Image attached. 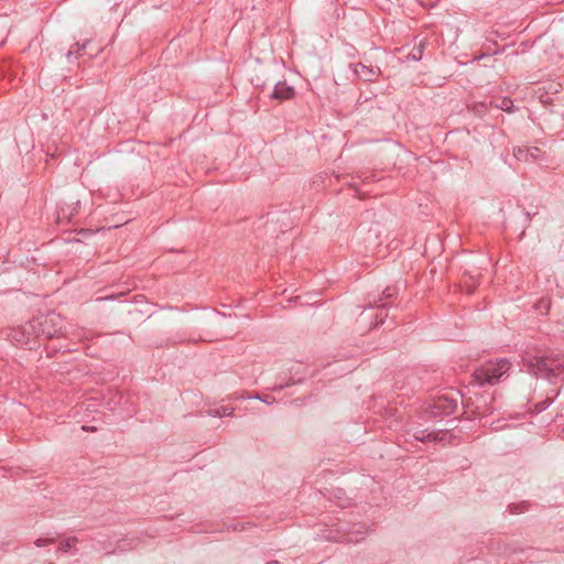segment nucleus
<instances>
[{
	"instance_id": "f257e3e1",
	"label": "nucleus",
	"mask_w": 564,
	"mask_h": 564,
	"mask_svg": "<svg viewBox=\"0 0 564 564\" xmlns=\"http://www.w3.org/2000/svg\"><path fill=\"white\" fill-rule=\"evenodd\" d=\"M521 358L530 373L545 378L550 382H555L563 370V365L554 359L547 349L532 343L523 346Z\"/></svg>"
},
{
	"instance_id": "f03ea898",
	"label": "nucleus",
	"mask_w": 564,
	"mask_h": 564,
	"mask_svg": "<svg viewBox=\"0 0 564 564\" xmlns=\"http://www.w3.org/2000/svg\"><path fill=\"white\" fill-rule=\"evenodd\" d=\"M510 362L508 359L487 361L474 371L471 383L478 387L494 386L508 372Z\"/></svg>"
},
{
	"instance_id": "7ed1b4c3",
	"label": "nucleus",
	"mask_w": 564,
	"mask_h": 564,
	"mask_svg": "<svg viewBox=\"0 0 564 564\" xmlns=\"http://www.w3.org/2000/svg\"><path fill=\"white\" fill-rule=\"evenodd\" d=\"M32 328L37 329L39 335L46 338L66 335L65 323L62 316L51 312L33 321Z\"/></svg>"
},
{
	"instance_id": "20e7f679",
	"label": "nucleus",
	"mask_w": 564,
	"mask_h": 564,
	"mask_svg": "<svg viewBox=\"0 0 564 564\" xmlns=\"http://www.w3.org/2000/svg\"><path fill=\"white\" fill-rule=\"evenodd\" d=\"M513 155L518 161L538 163L543 156V152L538 147H517L513 149Z\"/></svg>"
},
{
	"instance_id": "39448f33",
	"label": "nucleus",
	"mask_w": 564,
	"mask_h": 564,
	"mask_svg": "<svg viewBox=\"0 0 564 564\" xmlns=\"http://www.w3.org/2000/svg\"><path fill=\"white\" fill-rule=\"evenodd\" d=\"M355 75L365 82H376L381 70L377 66H367L362 63H356L352 65Z\"/></svg>"
},
{
	"instance_id": "423d86ee",
	"label": "nucleus",
	"mask_w": 564,
	"mask_h": 564,
	"mask_svg": "<svg viewBox=\"0 0 564 564\" xmlns=\"http://www.w3.org/2000/svg\"><path fill=\"white\" fill-rule=\"evenodd\" d=\"M457 406L456 400L448 395H441L433 404L434 414L448 415L452 414Z\"/></svg>"
},
{
	"instance_id": "0eeeda50",
	"label": "nucleus",
	"mask_w": 564,
	"mask_h": 564,
	"mask_svg": "<svg viewBox=\"0 0 564 564\" xmlns=\"http://www.w3.org/2000/svg\"><path fill=\"white\" fill-rule=\"evenodd\" d=\"M294 95V88L292 86H289L285 82H279L275 84L272 98L279 99V100H286L292 98Z\"/></svg>"
},
{
	"instance_id": "6e6552de",
	"label": "nucleus",
	"mask_w": 564,
	"mask_h": 564,
	"mask_svg": "<svg viewBox=\"0 0 564 564\" xmlns=\"http://www.w3.org/2000/svg\"><path fill=\"white\" fill-rule=\"evenodd\" d=\"M365 536H366V531L362 529H358L354 532H348L340 538L327 536V539H332L334 541L345 542V543H359L360 541H362L365 539Z\"/></svg>"
},
{
	"instance_id": "1a4fd4ad",
	"label": "nucleus",
	"mask_w": 564,
	"mask_h": 564,
	"mask_svg": "<svg viewBox=\"0 0 564 564\" xmlns=\"http://www.w3.org/2000/svg\"><path fill=\"white\" fill-rule=\"evenodd\" d=\"M413 438L420 442H438L443 440L438 432H426L425 430H416L412 434Z\"/></svg>"
},
{
	"instance_id": "9d476101",
	"label": "nucleus",
	"mask_w": 564,
	"mask_h": 564,
	"mask_svg": "<svg viewBox=\"0 0 564 564\" xmlns=\"http://www.w3.org/2000/svg\"><path fill=\"white\" fill-rule=\"evenodd\" d=\"M489 105L497 109H500L502 111H507V112L513 111V101L508 97H505V98L500 99L499 101L491 100L489 102Z\"/></svg>"
},
{
	"instance_id": "9b49d317",
	"label": "nucleus",
	"mask_w": 564,
	"mask_h": 564,
	"mask_svg": "<svg viewBox=\"0 0 564 564\" xmlns=\"http://www.w3.org/2000/svg\"><path fill=\"white\" fill-rule=\"evenodd\" d=\"M87 44H88V40L84 41L82 44L80 43H75L69 50L68 52L66 53V57L68 59H70L73 56L75 58L78 57V55L80 54L82 51H84L86 47H87Z\"/></svg>"
},
{
	"instance_id": "f8f14e48",
	"label": "nucleus",
	"mask_w": 564,
	"mask_h": 564,
	"mask_svg": "<svg viewBox=\"0 0 564 564\" xmlns=\"http://www.w3.org/2000/svg\"><path fill=\"white\" fill-rule=\"evenodd\" d=\"M209 415L215 417H224V416H232L234 415V409L228 406H221L214 410H210Z\"/></svg>"
},
{
	"instance_id": "ddd939ff",
	"label": "nucleus",
	"mask_w": 564,
	"mask_h": 564,
	"mask_svg": "<svg viewBox=\"0 0 564 564\" xmlns=\"http://www.w3.org/2000/svg\"><path fill=\"white\" fill-rule=\"evenodd\" d=\"M77 542L76 538H67L59 543L58 551L62 553L68 552Z\"/></svg>"
},
{
	"instance_id": "4468645a",
	"label": "nucleus",
	"mask_w": 564,
	"mask_h": 564,
	"mask_svg": "<svg viewBox=\"0 0 564 564\" xmlns=\"http://www.w3.org/2000/svg\"><path fill=\"white\" fill-rule=\"evenodd\" d=\"M529 508V505L527 502H520V503H512L508 506V510L510 513L518 514L527 511Z\"/></svg>"
},
{
	"instance_id": "2eb2a0df",
	"label": "nucleus",
	"mask_w": 564,
	"mask_h": 564,
	"mask_svg": "<svg viewBox=\"0 0 564 564\" xmlns=\"http://www.w3.org/2000/svg\"><path fill=\"white\" fill-rule=\"evenodd\" d=\"M242 399H254L259 400L265 404H272L275 402V399L271 395H261V394H253V395H241Z\"/></svg>"
},
{
	"instance_id": "dca6fc26",
	"label": "nucleus",
	"mask_w": 564,
	"mask_h": 564,
	"mask_svg": "<svg viewBox=\"0 0 564 564\" xmlns=\"http://www.w3.org/2000/svg\"><path fill=\"white\" fill-rule=\"evenodd\" d=\"M386 316H387L386 305L382 304V305L378 306V312L376 313V322L373 323L372 327H377V326L381 325L383 323Z\"/></svg>"
},
{
	"instance_id": "f3484780",
	"label": "nucleus",
	"mask_w": 564,
	"mask_h": 564,
	"mask_svg": "<svg viewBox=\"0 0 564 564\" xmlns=\"http://www.w3.org/2000/svg\"><path fill=\"white\" fill-rule=\"evenodd\" d=\"M558 394V392H556V394L554 397H546L545 400H543L542 402H539L535 404V410L536 412H543L544 410H546L554 401V398Z\"/></svg>"
},
{
	"instance_id": "a211bd4d",
	"label": "nucleus",
	"mask_w": 564,
	"mask_h": 564,
	"mask_svg": "<svg viewBox=\"0 0 564 564\" xmlns=\"http://www.w3.org/2000/svg\"><path fill=\"white\" fill-rule=\"evenodd\" d=\"M488 105L485 101L477 102L471 107V110L479 117L487 112Z\"/></svg>"
},
{
	"instance_id": "6ab92c4d",
	"label": "nucleus",
	"mask_w": 564,
	"mask_h": 564,
	"mask_svg": "<svg viewBox=\"0 0 564 564\" xmlns=\"http://www.w3.org/2000/svg\"><path fill=\"white\" fill-rule=\"evenodd\" d=\"M54 543V540L53 539H50V538H40L37 539L34 544L37 546V547H42V546H46V545H50Z\"/></svg>"
},
{
	"instance_id": "aec40b11",
	"label": "nucleus",
	"mask_w": 564,
	"mask_h": 564,
	"mask_svg": "<svg viewBox=\"0 0 564 564\" xmlns=\"http://www.w3.org/2000/svg\"><path fill=\"white\" fill-rule=\"evenodd\" d=\"M409 57H411L414 61H420L422 58V45L417 48V53L414 51L409 54Z\"/></svg>"
},
{
	"instance_id": "412c9836",
	"label": "nucleus",
	"mask_w": 564,
	"mask_h": 564,
	"mask_svg": "<svg viewBox=\"0 0 564 564\" xmlns=\"http://www.w3.org/2000/svg\"><path fill=\"white\" fill-rule=\"evenodd\" d=\"M383 295H384L386 297H392V295H393V294H392V292L390 291V289H389V288H387V289L383 291Z\"/></svg>"
},
{
	"instance_id": "4be33fe9",
	"label": "nucleus",
	"mask_w": 564,
	"mask_h": 564,
	"mask_svg": "<svg viewBox=\"0 0 564 564\" xmlns=\"http://www.w3.org/2000/svg\"><path fill=\"white\" fill-rule=\"evenodd\" d=\"M540 307H543L545 311H547L549 310V303L546 301H541L539 308Z\"/></svg>"
},
{
	"instance_id": "5701e85b",
	"label": "nucleus",
	"mask_w": 564,
	"mask_h": 564,
	"mask_svg": "<svg viewBox=\"0 0 564 564\" xmlns=\"http://www.w3.org/2000/svg\"><path fill=\"white\" fill-rule=\"evenodd\" d=\"M283 388H284V386H282V384H275V386L272 387V390L273 391H281Z\"/></svg>"
},
{
	"instance_id": "b1692460",
	"label": "nucleus",
	"mask_w": 564,
	"mask_h": 564,
	"mask_svg": "<svg viewBox=\"0 0 564 564\" xmlns=\"http://www.w3.org/2000/svg\"><path fill=\"white\" fill-rule=\"evenodd\" d=\"M267 564H280L278 561H270Z\"/></svg>"
},
{
	"instance_id": "393cba45",
	"label": "nucleus",
	"mask_w": 564,
	"mask_h": 564,
	"mask_svg": "<svg viewBox=\"0 0 564 564\" xmlns=\"http://www.w3.org/2000/svg\"><path fill=\"white\" fill-rule=\"evenodd\" d=\"M562 436L564 438V425H563V429H562Z\"/></svg>"
}]
</instances>
